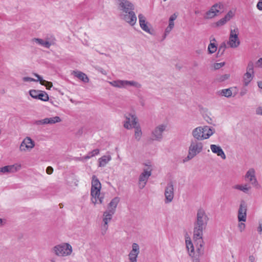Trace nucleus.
<instances>
[{"label":"nucleus","mask_w":262,"mask_h":262,"mask_svg":"<svg viewBox=\"0 0 262 262\" xmlns=\"http://www.w3.org/2000/svg\"><path fill=\"white\" fill-rule=\"evenodd\" d=\"M116 4L120 18L130 26H134L137 20L134 11V5L128 0H116Z\"/></svg>","instance_id":"obj_1"},{"label":"nucleus","mask_w":262,"mask_h":262,"mask_svg":"<svg viewBox=\"0 0 262 262\" xmlns=\"http://www.w3.org/2000/svg\"><path fill=\"white\" fill-rule=\"evenodd\" d=\"M203 235L197 236L195 234H193V238L195 243L196 251H194L193 245L190 238H187L185 241L186 248L187 249L189 255L192 258H197L199 259V257L204 254V243L203 240Z\"/></svg>","instance_id":"obj_2"},{"label":"nucleus","mask_w":262,"mask_h":262,"mask_svg":"<svg viewBox=\"0 0 262 262\" xmlns=\"http://www.w3.org/2000/svg\"><path fill=\"white\" fill-rule=\"evenodd\" d=\"M209 217L205 210L200 208L197 210L196 219L193 223V234L197 236L203 234V231L206 228Z\"/></svg>","instance_id":"obj_3"},{"label":"nucleus","mask_w":262,"mask_h":262,"mask_svg":"<svg viewBox=\"0 0 262 262\" xmlns=\"http://www.w3.org/2000/svg\"><path fill=\"white\" fill-rule=\"evenodd\" d=\"M203 148V144L199 141L192 140L191 141L188 149V154L184 159V162H187L202 152Z\"/></svg>","instance_id":"obj_4"},{"label":"nucleus","mask_w":262,"mask_h":262,"mask_svg":"<svg viewBox=\"0 0 262 262\" xmlns=\"http://www.w3.org/2000/svg\"><path fill=\"white\" fill-rule=\"evenodd\" d=\"M53 253L59 257L70 256L73 251L71 245L67 243H63L54 246L52 249Z\"/></svg>","instance_id":"obj_5"},{"label":"nucleus","mask_w":262,"mask_h":262,"mask_svg":"<svg viewBox=\"0 0 262 262\" xmlns=\"http://www.w3.org/2000/svg\"><path fill=\"white\" fill-rule=\"evenodd\" d=\"M108 83L112 86L119 89H127L128 86H134L136 88H140L141 84L135 81H128L125 80H116L108 81Z\"/></svg>","instance_id":"obj_6"},{"label":"nucleus","mask_w":262,"mask_h":262,"mask_svg":"<svg viewBox=\"0 0 262 262\" xmlns=\"http://www.w3.org/2000/svg\"><path fill=\"white\" fill-rule=\"evenodd\" d=\"M239 30L237 27L231 29L230 31L229 40L227 45L231 48H236L240 45V40L238 38Z\"/></svg>","instance_id":"obj_7"},{"label":"nucleus","mask_w":262,"mask_h":262,"mask_svg":"<svg viewBox=\"0 0 262 262\" xmlns=\"http://www.w3.org/2000/svg\"><path fill=\"white\" fill-rule=\"evenodd\" d=\"M223 8L224 5L222 3L214 4L211 7L210 9L205 13L204 16V18L209 19L214 18L221 13L220 10Z\"/></svg>","instance_id":"obj_8"},{"label":"nucleus","mask_w":262,"mask_h":262,"mask_svg":"<svg viewBox=\"0 0 262 262\" xmlns=\"http://www.w3.org/2000/svg\"><path fill=\"white\" fill-rule=\"evenodd\" d=\"M167 125L164 124H160L152 131L150 140L161 141L163 139V133L166 130Z\"/></svg>","instance_id":"obj_9"},{"label":"nucleus","mask_w":262,"mask_h":262,"mask_svg":"<svg viewBox=\"0 0 262 262\" xmlns=\"http://www.w3.org/2000/svg\"><path fill=\"white\" fill-rule=\"evenodd\" d=\"M164 203L169 204L171 203L174 198V185L172 181L167 184L164 190Z\"/></svg>","instance_id":"obj_10"},{"label":"nucleus","mask_w":262,"mask_h":262,"mask_svg":"<svg viewBox=\"0 0 262 262\" xmlns=\"http://www.w3.org/2000/svg\"><path fill=\"white\" fill-rule=\"evenodd\" d=\"M244 179L246 181L250 183L251 185L256 187L259 185L256 176L255 170L251 168H249L244 176Z\"/></svg>","instance_id":"obj_11"},{"label":"nucleus","mask_w":262,"mask_h":262,"mask_svg":"<svg viewBox=\"0 0 262 262\" xmlns=\"http://www.w3.org/2000/svg\"><path fill=\"white\" fill-rule=\"evenodd\" d=\"M247 205L246 202L242 200L237 211V219L239 222H245L247 220Z\"/></svg>","instance_id":"obj_12"},{"label":"nucleus","mask_w":262,"mask_h":262,"mask_svg":"<svg viewBox=\"0 0 262 262\" xmlns=\"http://www.w3.org/2000/svg\"><path fill=\"white\" fill-rule=\"evenodd\" d=\"M111 211L106 210L104 212L103 214V223L101 226V232L103 235L105 234L108 229V223L111 221L113 215Z\"/></svg>","instance_id":"obj_13"},{"label":"nucleus","mask_w":262,"mask_h":262,"mask_svg":"<svg viewBox=\"0 0 262 262\" xmlns=\"http://www.w3.org/2000/svg\"><path fill=\"white\" fill-rule=\"evenodd\" d=\"M136 117L132 114H128L126 116V120L124 122V128L130 129L138 125Z\"/></svg>","instance_id":"obj_14"},{"label":"nucleus","mask_w":262,"mask_h":262,"mask_svg":"<svg viewBox=\"0 0 262 262\" xmlns=\"http://www.w3.org/2000/svg\"><path fill=\"white\" fill-rule=\"evenodd\" d=\"M35 146L34 142L30 137L25 138L19 146V150L21 151H30Z\"/></svg>","instance_id":"obj_15"},{"label":"nucleus","mask_w":262,"mask_h":262,"mask_svg":"<svg viewBox=\"0 0 262 262\" xmlns=\"http://www.w3.org/2000/svg\"><path fill=\"white\" fill-rule=\"evenodd\" d=\"M100 190L99 189H91V201L94 204H102L103 202V196L100 194Z\"/></svg>","instance_id":"obj_16"},{"label":"nucleus","mask_w":262,"mask_h":262,"mask_svg":"<svg viewBox=\"0 0 262 262\" xmlns=\"http://www.w3.org/2000/svg\"><path fill=\"white\" fill-rule=\"evenodd\" d=\"M61 120L58 116L51 118H46L43 119L36 120L34 124L36 125H42L45 124H53L61 122Z\"/></svg>","instance_id":"obj_17"},{"label":"nucleus","mask_w":262,"mask_h":262,"mask_svg":"<svg viewBox=\"0 0 262 262\" xmlns=\"http://www.w3.org/2000/svg\"><path fill=\"white\" fill-rule=\"evenodd\" d=\"M139 246L137 243H133L132 249L128 254V258L130 262H137V258L139 253Z\"/></svg>","instance_id":"obj_18"},{"label":"nucleus","mask_w":262,"mask_h":262,"mask_svg":"<svg viewBox=\"0 0 262 262\" xmlns=\"http://www.w3.org/2000/svg\"><path fill=\"white\" fill-rule=\"evenodd\" d=\"M21 168V165L19 164H15L11 165H7L1 167V173H14L18 171Z\"/></svg>","instance_id":"obj_19"},{"label":"nucleus","mask_w":262,"mask_h":262,"mask_svg":"<svg viewBox=\"0 0 262 262\" xmlns=\"http://www.w3.org/2000/svg\"><path fill=\"white\" fill-rule=\"evenodd\" d=\"M192 135L196 141L205 140L203 126H199L193 129L192 131Z\"/></svg>","instance_id":"obj_20"},{"label":"nucleus","mask_w":262,"mask_h":262,"mask_svg":"<svg viewBox=\"0 0 262 262\" xmlns=\"http://www.w3.org/2000/svg\"><path fill=\"white\" fill-rule=\"evenodd\" d=\"M177 16L178 15L176 13H174L170 16L168 20V26L166 27L165 30L164 37V38L168 34H169L172 29L174 28V21L176 19Z\"/></svg>","instance_id":"obj_21"},{"label":"nucleus","mask_w":262,"mask_h":262,"mask_svg":"<svg viewBox=\"0 0 262 262\" xmlns=\"http://www.w3.org/2000/svg\"><path fill=\"white\" fill-rule=\"evenodd\" d=\"M232 188L241 191L245 194H249L252 189L250 185L247 183L244 184H235L232 186Z\"/></svg>","instance_id":"obj_22"},{"label":"nucleus","mask_w":262,"mask_h":262,"mask_svg":"<svg viewBox=\"0 0 262 262\" xmlns=\"http://www.w3.org/2000/svg\"><path fill=\"white\" fill-rule=\"evenodd\" d=\"M210 149L213 153L216 154L223 160L226 159V155L220 146L215 144H211L210 145Z\"/></svg>","instance_id":"obj_23"},{"label":"nucleus","mask_w":262,"mask_h":262,"mask_svg":"<svg viewBox=\"0 0 262 262\" xmlns=\"http://www.w3.org/2000/svg\"><path fill=\"white\" fill-rule=\"evenodd\" d=\"M147 182V169H144L143 172L140 174L139 179V187L143 189Z\"/></svg>","instance_id":"obj_24"},{"label":"nucleus","mask_w":262,"mask_h":262,"mask_svg":"<svg viewBox=\"0 0 262 262\" xmlns=\"http://www.w3.org/2000/svg\"><path fill=\"white\" fill-rule=\"evenodd\" d=\"M120 201L118 197H115L113 199L108 205V211H111L112 213H115L116 207Z\"/></svg>","instance_id":"obj_25"},{"label":"nucleus","mask_w":262,"mask_h":262,"mask_svg":"<svg viewBox=\"0 0 262 262\" xmlns=\"http://www.w3.org/2000/svg\"><path fill=\"white\" fill-rule=\"evenodd\" d=\"M33 42H36L37 44L43 47L49 49L50 46L52 45L51 41L47 40H43L41 38H34L32 39Z\"/></svg>","instance_id":"obj_26"},{"label":"nucleus","mask_w":262,"mask_h":262,"mask_svg":"<svg viewBox=\"0 0 262 262\" xmlns=\"http://www.w3.org/2000/svg\"><path fill=\"white\" fill-rule=\"evenodd\" d=\"M203 128L205 139L209 138L215 133V129L212 127L205 125Z\"/></svg>","instance_id":"obj_27"},{"label":"nucleus","mask_w":262,"mask_h":262,"mask_svg":"<svg viewBox=\"0 0 262 262\" xmlns=\"http://www.w3.org/2000/svg\"><path fill=\"white\" fill-rule=\"evenodd\" d=\"M73 74L74 75L80 79L81 81L85 83H88L89 81V79L87 75L83 72L80 71H75L73 72Z\"/></svg>","instance_id":"obj_28"},{"label":"nucleus","mask_w":262,"mask_h":262,"mask_svg":"<svg viewBox=\"0 0 262 262\" xmlns=\"http://www.w3.org/2000/svg\"><path fill=\"white\" fill-rule=\"evenodd\" d=\"M112 157L110 155H105L98 160L99 167H104L111 160Z\"/></svg>","instance_id":"obj_29"},{"label":"nucleus","mask_w":262,"mask_h":262,"mask_svg":"<svg viewBox=\"0 0 262 262\" xmlns=\"http://www.w3.org/2000/svg\"><path fill=\"white\" fill-rule=\"evenodd\" d=\"M101 188V184L98 180V179L96 177V176L93 175L92 178V186L91 189H96Z\"/></svg>","instance_id":"obj_30"},{"label":"nucleus","mask_w":262,"mask_h":262,"mask_svg":"<svg viewBox=\"0 0 262 262\" xmlns=\"http://www.w3.org/2000/svg\"><path fill=\"white\" fill-rule=\"evenodd\" d=\"M254 77V74L247 72L243 77V82L245 86H247L252 81Z\"/></svg>","instance_id":"obj_31"},{"label":"nucleus","mask_w":262,"mask_h":262,"mask_svg":"<svg viewBox=\"0 0 262 262\" xmlns=\"http://www.w3.org/2000/svg\"><path fill=\"white\" fill-rule=\"evenodd\" d=\"M34 75L37 78V81H39L41 85H45L48 89L52 87L53 84L51 82L43 80L40 75L37 74H34Z\"/></svg>","instance_id":"obj_32"},{"label":"nucleus","mask_w":262,"mask_h":262,"mask_svg":"<svg viewBox=\"0 0 262 262\" xmlns=\"http://www.w3.org/2000/svg\"><path fill=\"white\" fill-rule=\"evenodd\" d=\"M217 94L226 97H230L231 96L232 93L231 89L229 88L221 90L217 92Z\"/></svg>","instance_id":"obj_33"},{"label":"nucleus","mask_w":262,"mask_h":262,"mask_svg":"<svg viewBox=\"0 0 262 262\" xmlns=\"http://www.w3.org/2000/svg\"><path fill=\"white\" fill-rule=\"evenodd\" d=\"M212 41H215V39L213 38L210 40V43L209 44L208 47V51L210 54H212L216 51L217 47L215 44Z\"/></svg>","instance_id":"obj_34"},{"label":"nucleus","mask_w":262,"mask_h":262,"mask_svg":"<svg viewBox=\"0 0 262 262\" xmlns=\"http://www.w3.org/2000/svg\"><path fill=\"white\" fill-rule=\"evenodd\" d=\"M37 97L38 99L43 101H47L49 100L48 95L45 92L40 91Z\"/></svg>","instance_id":"obj_35"},{"label":"nucleus","mask_w":262,"mask_h":262,"mask_svg":"<svg viewBox=\"0 0 262 262\" xmlns=\"http://www.w3.org/2000/svg\"><path fill=\"white\" fill-rule=\"evenodd\" d=\"M134 128L135 129V137L137 140H139L142 136L141 129L138 124Z\"/></svg>","instance_id":"obj_36"},{"label":"nucleus","mask_w":262,"mask_h":262,"mask_svg":"<svg viewBox=\"0 0 262 262\" xmlns=\"http://www.w3.org/2000/svg\"><path fill=\"white\" fill-rule=\"evenodd\" d=\"M227 44L225 42H222L219 48L217 54L222 55L227 48Z\"/></svg>","instance_id":"obj_37"},{"label":"nucleus","mask_w":262,"mask_h":262,"mask_svg":"<svg viewBox=\"0 0 262 262\" xmlns=\"http://www.w3.org/2000/svg\"><path fill=\"white\" fill-rule=\"evenodd\" d=\"M246 72L254 74V63L253 61H250L248 62Z\"/></svg>","instance_id":"obj_38"},{"label":"nucleus","mask_w":262,"mask_h":262,"mask_svg":"<svg viewBox=\"0 0 262 262\" xmlns=\"http://www.w3.org/2000/svg\"><path fill=\"white\" fill-rule=\"evenodd\" d=\"M40 91L35 90H31L29 91L30 95L33 98L38 99L37 95L39 94Z\"/></svg>","instance_id":"obj_39"},{"label":"nucleus","mask_w":262,"mask_h":262,"mask_svg":"<svg viewBox=\"0 0 262 262\" xmlns=\"http://www.w3.org/2000/svg\"><path fill=\"white\" fill-rule=\"evenodd\" d=\"M228 21L227 20H226V19L224 17L223 18H222L221 19H220L219 20H218L215 23V25L217 27H220V26L224 25Z\"/></svg>","instance_id":"obj_40"},{"label":"nucleus","mask_w":262,"mask_h":262,"mask_svg":"<svg viewBox=\"0 0 262 262\" xmlns=\"http://www.w3.org/2000/svg\"><path fill=\"white\" fill-rule=\"evenodd\" d=\"M234 15V12L232 10H230L227 13V14L224 16V17L227 20L229 21Z\"/></svg>","instance_id":"obj_41"},{"label":"nucleus","mask_w":262,"mask_h":262,"mask_svg":"<svg viewBox=\"0 0 262 262\" xmlns=\"http://www.w3.org/2000/svg\"><path fill=\"white\" fill-rule=\"evenodd\" d=\"M139 24L140 27L142 28V30H143L145 32H147V24L146 23V20H141L140 19V21H139Z\"/></svg>","instance_id":"obj_42"},{"label":"nucleus","mask_w":262,"mask_h":262,"mask_svg":"<svg viewBox=\"0 0 262 262\" xmlns=\"http://www.w3.org/2000/svg\"><path fill=\"white\" fill-rule=\"evenodd\" d=\"M238 228L239 230V231L241 232H242L243 231H244V230L245 229V228H246V225L245 223H243V222H241L238 224Z\"/></svg>","instance_id":"obj_43"},{"label":"nucleus","mask_w":262,"mask_h":262,"mask_svg":"<svg viewBox=\"0 0 262 262\" xmlns=\"http://www.w3.org/2000/svg\"><path fill=\"white\" fill-rule=\"evenodd\" d=\"M23 80L24 82H32V81H38L37 80H36L34 78L29 77H24L23 78Z\"/></svg>","instance_id":"obj_44"},{"label":"nucleus","mask_w":262,"mask_h":262,"mask_svg":"<svg viewBox=\"0 0 262 262\" xmlns=\"http://www.w3.org/2000/svg\"><path fill=\"white\" fill-rule=\"evenodd\" d=\"M225 64L224 62L216 63L214 64V68L217 70L223 67Z\"/></svg>","instance_id":"obj_45"},{"label":"nucleus","mask_w":262,"mask_h":262,"mask_svg":"<svg viewBox=\"0 0 262 262\" xmlns=\"http://www.w3.org/2000/svg\"><path fill=\"white\" fill-rule=\"evenodd\" d=\"M257 230L259 234L262 233V220L258 221V226Z\"/></svg>","instance_id":"obj_46"},{"label":"nucleus","mask_w":262,"mask_h":262,"mask_svg":"<svg viewBox=\"0 0 262 262\" xmlns=\"http://www.w3.org/2000/svg\"><path fill=\"white\" fill-rule=\"evenodd\" d=\"M255 67L262 68V57L260 58L255 63Z\"/></svg>","instance_id":"obj_47"},{"label":"nucleus","mask_w":262,"mask_h":262,"mask_svg":"<svg viewBox=\"0 0 262 262\" xmlns=\"http://www.w3.org/2000/svg\"><path fill=\"white\" fill-rule=\"evenodd\" d=\"M256 114L262 116V106H258L255 110Z\"/></svg>","instance_id":"obj_48"},{"label":"nucleus","mask_w":262,"mask_h":262,"mask_svg":"<svg viewBox=\"0 0 262 262\" xmlns=\"http://www.w3.org/2000/svg\"><path fill=\"white\" fill-rule=\"evenodd\" d=\"M256 7L259 10L262 11V0L258 1L256 5Z\"/></svg>","instance_id":"obj_49"},{"label":"nucleus","mask_w":262,"mask_h":262,"mask_svg":"<svg viewBox=\"0 0 262 262\" xmlns=\"http://www.w3.org/2000/svg\"><path fill=\"white\" fill-rule=\"evenodd\" d=\"M99 149H95L91 151V154L93 156V157H94L96 155H97L99 154Z\"/></svg>","instance_id":"obj_50"},{"label":"nucleus","mask_w":262,"mask_h":262,"mask_svg":"<svg viewBox=\"0 0 262 262\" xmlns=\"http://www.w3.org/2000/svg\"><path fill=\"white\" fill-rule=\"evenodd\" d=\"M46 172L48 174H51L53 172V168L51 166H48L46 169Z\"/></svg>","instance_id":"obj_51"},{"label":"nucleus","mask_w":262,"mask_h":262,"mask_svg":"<svg viewBox=\"0 0 262 262\" xmlns=\"http://www.w3.org/2000/svg\"><path fill=\"white\" fill-rule=\"evenodd\" d=\"M229 77V75L228 74H225V75H224L223 76H222L220 78V80L221 81H224L227 79H228Z\"/></svg>","instance_id":"obj_52"},{"label":"nucleus","mask_w":262,"mask_h":262,"mask_svg":"<svg viewBox=\"0 0 262 262\" xmlns=\"http://www.w3.org/2000/svg\"><path fill=\"white\" fill-rule=\"evenodd\" d=\"M93 157V156L91 154V152H89L86 156L83 157L82 159L84 160H88L90 159L91 158Z\"/></svg>","instance_id":"obj_53"},{"label":"nucleus","mask_w":262,"mask_h":262,"mask_svg":"<svg viewBox=\"0 0 262 262\" xmlns=\"http://www.w3.org/2000/svg\"><path fill=\"white\" fill-rule=\"evenodd\" d=\"M139 21H140V18L141 20H146V17L142 14L138 15Z\"/></svg>","instance_id":"obj_54"},{"label":"nucleus","mask_w":262,"mask_h":262,"mask_svg":"<svg viewBox=\"0 0 262 262\" xmlns=\"http://www.w3.org/2000/svg\"><path fill=\"white\" fill-rule=\"evenodd\" d=\"M154 170L152 166L148 165V177L151 176V171Z\"/></svg>","instance_id":"obj_55"},{"label":"nucleus","mask_w":262,"mask_h":262,"mask_svg":"<svg viewBox=\"0 0 262 262\" xmlns=\"http://www.w3.org/2000/svg\"><path fill=\"white\" fill-rule=\"evenodd\" d=\"M255 260V257L254 255H250L249 257V260L251 262H254Z\"/></svg>","instance_id":"obj_56"},{"label":"nucleus","mask_w":262,"mask_h":262,"mask_svg":"<svg viewBox=\"0 0 262 262\" xmlns=\"http://www.w3.org/2000/svg\"><path fill=\"white\" fill-rule=\"evenodd\" d=\"M257 84H258V88H260V89H262V81H258L257 82Z\"/></svg>","instance_id":"obj_57"},{"label":"nucleus","mask_w":262,"mask_h":262,"mask_svg":"<svg viewBox=\"0 0 262 262\" xmlns=\"http://www.w3.org/2000/svg\"><path fill=\"white\" fill-rule=\"evenodd\" d=\"M192 262H200L199 259L197 258H192Z\"/></svg>","instance_id":"obj_58"},{"label":"nucleus","mask_w":262,"mask_h":262,"mask_svg":"<svg viewBox=\"0 0 262 262\" xmlns=\"http://www.w3.org/2000/svg\"><path fill=\"white\" fill-rule=\"evenodd\" d=\"M246 91H242L240 94L241 96H243L246 94Z\"/></svg>","instance_id":"obj_59"},{"label":"nucleus","mask_w":262,"mask_h":262,"mask_svg":"<svg viewBox=\"0 0 262 262\" xmlns=\"http://www.w3.org/2000/svg\"><path fill=\"white\" fill-rule=\"evenodd\" d=\"M50 261H51V262H56V261L54 259H51Z\"/></svg>","instance_id":"obj_60"},{"label":"nucleus","mask_w":262,"mask_h":262,"mask_svg":"<svg viewBox=\"0 0 262 262\" xmlns=\"http://www.w3.org/2000/svg\"><path fill=\"white\" fill-rule=\"evenodd\" d=\"M0 172H1V167L0 168Z\"/></svg>","instance_id":"obj_61"},{"label":"nucleus","mask_w":262,"mask_h":262,"mask_svg":"<svg viewBox=\"0 0 262 262\" xmlns=\"http://www.w3.org/2000/svg\"><path fill=\"white\" fill-rule=\"evenodd\" d=\"M0 222H2V220H1V219H0Z\"/></svg>","instance_id":"obj_62"}]
</instances>
